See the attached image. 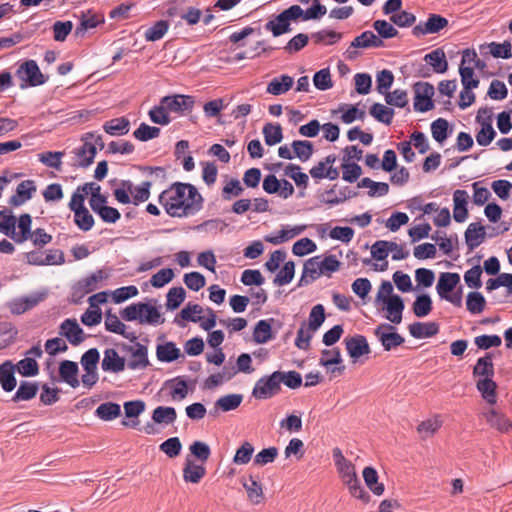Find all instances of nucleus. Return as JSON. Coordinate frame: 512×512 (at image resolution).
<instances>
[{
  "label": "nucleus",
  "mask_w": 512,
  "mask_h": 512,
  "mask_svg": "<svg viewBox=\"0 0 512 512\" xmlns=\"http://www.w3.org/2000/svg\"><path fill=\"white\" fill-rule=\"evenodd\" d=\"M158 201L168 215L178 218L195 215L203 207V197L196 187L182 182H175L162 191Z\"/></svg>",
  "instance_id": "1"
},
{
  "label": "nucleus",
  "mask_w": 512,
  "mask_h": 512,
  "mask_svg": "<svg viewBox=\"0 0 512 512\" xmlns=\"http://www.w3.org/2000/svg\"><path fill=\"white\" fill-rule=\"evenodd\" d=\"M327 13V9L319 0H313L311 7L303 10L299 5H292L279 13L274 19L265 24V29L270 31L274 37H279L291 32V22L298 19L304 21L319 19Z\"/></svg>",
  "instance_id": "2"
},
{
  "label": "nucleus",
  "mask_w": 512,
  "mask_h": 512,
  "mask_svg": "<svg viewBox=\"0 0 512 512\" xmlns=\"http://www.w3.org/2000/svg\"><path fill=\"white\" fill-rule=\"evenodd\" d=\"M120 317L125 321H136L140 324L160 325L165 319L155 305L148 303H133L120 311Z\"/></svg>",
  "instance_id": "3"
},
{
  "label": "nucleus",
  "mask_w": 512,
  "mask_h": 512,
  "mask_svg": "<svg viewBox=\"0 0 512 512\" xmlns=\"http://www.w3.org/2000/svg\"><path fill=\"white\" fill-rule=\"evenodd\" d=\"M16 76L22 81L21 89L44 84L47 77L42 74L35 60H26L16 70Z\"/></svg>",
  "instance_id": "4"
},
{
  "label": "nucleus",
  "mask_w": 512,
  "mask_h": 512,
  "mask_svg": "<svg viewBox=\"0 0 512 512\" xmlns=\"http://www.w3.org/2000/svg\"><path fill=\"white\" fill-rule=\"evenodd\" d=\"M339 473L342 477L344 484L348 487L352 496L361 499L363 502L367 503L370 501V495L366 492L357 477L355 472V467L352 463H344L343 466L338 468Z\"/></svg>",
  "instance_id": "5"
},
{
  "label": "nucleus",
  "mask_w": 512,
  "mask_h": 512,
  "mask_svg": "<svg viewBox=\"0 0 512 512\" xmlns=\"http://www.w3.org/2000/svg\"><path fill=\"white\" fill-rule=\"evenodd\" d=\"M280 371H275L269 376L261 377L252 390V396L256 399H268L278 394L281 390Z\"/></svg>",
  "instance_id": "6"
},
{
  "label": "nucleus",
  "mask_w": 512,
  "mask_h": 512,
  "mask_svg": "<svg viewBox=\"0 0 512 512\" xmlns=\"http://www.w3.org/2000/svg\"><path fill=\"white\" fill-rule=\"evenodd\" d=\"M134 345L123 344L122 349L131 355L127 367L131 370H143L150 365L147 346L134 342Z\"/></svg>",
  "instance_id": "7"
},
{
  "label": "nucleus",
  "mask_w": 512,
  "mask_h": 512,
  "mask_svg": "<svg viewBox=\"0 0 512 512\" xmlns=\"http://www.w3.org/2000/svg\"><path fill=\"white\" fill-rule=\"evenodd\" d=\"M414 109L418 112H427L434 108L432 97L434 86L428 82H417L414 85Z\"/></svg>",
  "instance_id": "8"
},
{
  "label": "nucleus",
  "mask_w": 512,
  "mask_h": 512,
  "mask_svg": "<svg viewBox=\"0 0 512 512\" xmlns=\"http://www.w3.org/2000/svg\"><path fill=\"white\" fill-rule=\"evenodd\" d=\"M448 26V20L439 14H429L426 21H420L412 29V34L420 38L428 34L439 33Z\"/></svg>",
  "instance_id": "9"
},
{
  "label": "nucleus",
  "mask_w": 512,
  "mask_h": 512,
  "mask_svg": "<svg viewBox=\"0 0 512 512\" xmlns=\"http://www.w3.org/2000/svg\"><path fill=\"white\" fill-rule=\"evenodd\" d=\"M375 336L381 342L385 351H390L391 349L400 346L404 343V338L395 332V327L390 324H381L379 325L374 332Z\"/></svg>",
  "instance_id": "10"
},
{
  "label": "nucleus",
  "mask_w": 512,
  "mask_h": 512,
  "mask_svg": "<svg viewBox=\"0 0 512 512\" xmlns=\"http://www.w3.org/2000/svg\"><path fill=\"white\" fill-rule=\"evenodd\" d=\"M161 101L168 112L182 114L191 112L195 104L194 97L181 94L165 96L161 99Z\"/></svg>",
  "instance_id": "11"
},
{
  "label": "nucleus",
  "mask_w": 512,
  "mask_h": 512,
  "mask_svg": "<svg viewBox=\"0 0 512 512\" xmlns=\"http://www.w3.org/2000/svg\"><path fill=\"white\" fill-rule=\"evenodd\" d=\"M59 334L64 336L73 346L81 344L85 337L84 331L76 319H66L60 325Z\"/></svg>",
  "instance_id": "12"
},
{
  "label": "nucleus",
  "mask_w": 512,
  "mask_h": 512,
  "mask_svg": "<svg viewBox=\"0 0 512 512\" xmlns=\"http://www.w3.org/2000/svg\"><path fill=\"white\" fill-rule=\"evenodd\" d=\"M71 153L74 155L73 165L83 168L89 167L96 156L95 147L87 141H82L81 146L74 148Z\"/></svg>",
  "instance_id": "13"
},
{
  "label": "nucleus",
  "mask_w": 512,
  "mask_h": 512,
  "mask_svg": "<svg viewBox=\"0 0 512 512\" xmlns=\"http://www.w3.org/2000/svg\"><path fill=\"white\" fill-rule=\"evenodd\" d=\"M126 365L125 358L121 357L115 349L108 348L104 351V357L101 362L103 371L119 373L125 369Z\"/></svg>",
  "instance_id": "14"
},
{
  "label": "nucleus",
  "mask_w": 512,
  "mask_h": 512,
  "mask_svg": "<svg viewBox=\"0 0 512 512\" xmlns=\"http://www.w3.org/2000/svg\"><path fill=\"white\" fill-rule=\"evenodd\" d=\"M105 328L109 332L122 335L130 342H135L137 340L136 334L134 332H127L126 325L121 322L119 317L112 313L111 310L107 311L105 314Z\"/></svg>",
  "instance_id": "15"
},
{
  "label": "nucleus",
  "mask_w": 512,
  "mask_h": 512,
  "mask_svg": "<svg viewBox=\"0 0 512 512\" xmlns=\"http://www.w3.org/2000/svg\"><path fill=\"white\" fill-rule=\"evenodd\" d=\"M43 298L44 296L42 294L15 298L8 303V306L12 314L20 315L34 308Z\"/></svg>",
  "instance_id": "16"
},
{
  "label": "nucleus",
  "mask_w": 512,
  "mask_h": 512,
  "mask_svg": "<svg viewBox=\"0 0 512 512\" xmlns=\"http://www.w3.org/2000/svg\"><path fill=\"white\" fill-rule=\"evenodd\" d=\"M15 372L16 369L11 360H6L0 364V385L5 392H12L16 388Z\"/></svg>",
  "instance_id": "17"
},
{
  "label": "nucleus",
  "mask_w": 512,
  "mask_h": 512,
  "mask_svg": "<svg viewBox=\"0 0 512 512\" xmlns=\"http://www.w3.org/2000/svg\"><path fill=\"white\" fill-rule=\"evenodd\" d=\"M319 259V256H315L304 263L302 276L299 280L298 286H307L322 274Z\"/></svg>",
  "instance_id": "18"
},
{
  "label": "nucleus",
  "mask_w": 512,
  "mask_h": 512,
  "mask_svg": "<svg viewBox=\"0 0 512 512\" xmlns=\"http://www.w3.org/2000/svg\"><path fill=\"white\" fill-rule=\"evenodd\" d=\"M34 192H36V186L33 180L22 181L16 188V194L11 196L9 204L18 207L30 200Z\"/></svg>",
  "instance_id": "19"
},
{
  "label": "nucleus",
  "mask_w": 512,
  "mask_h": 512,
  "mask_svg": "<svg viewBox=\"0 0 512 512\" xmlns=\"http://www.w3.org/2000/svg\"><path fill=\"white\" fill-rule=\"evenodd\" d=\"M346 349L351 358L357 359L370 353V347L363 335H355L345 339Z\"/></svg>",
  "instance_id": "20"
},
{
  "label": "nucleus",
  "mask_w": 512,
  "mask_h": 512,
  "mask_svg": "<svg viewBox=\"0 0 512 512\" xmlns=\"http://www.w3.org/2000/svg\"><path fill=\"white\" fill-rule=\"evenodd\" d=\"M383 304H385V309L388 313L386 318L394 324H400L405 307L403 299L399 295L395 294L390 296V298L387 299V302H384Z\"/></svg>",
  "instance_id": "21"
},
{
  "label": "nucleus",
  "mask_w": 512,
  "mask_h": 512,
  "mask_svg": "<svg viewBox=\"0 0 512 512\" xmlns=\"http://www.w3.org/2000/svg\"><path fill=\"white\" fill-rule=\"evenodd\" d=\"M459 282L460 276L458 273H442L436 285V290L440 298L446 297L447 294L453 292Z\"/></svg>",
  "instance_id": "22"
},
{
  "label": "nucleus",
  "mask_w": 512,
  "mask_h": 512,
  "mask_svg": "<svg viewBox=\"0 0 512 512\" xmlns=\"http://www.w3.org/2000/svg\"><path fill=\"white\" fill-rule=\"evenodd\" d=\"M78 365L74 361L64 360L60 363L59 366V375L61 379L70 385L72 388H76L79 386L78 380Z\"/></svg>",
  "instance_id": "23"
},
{
  "label": "nucleus",
  "mask_w": 512,
  "mask_h": 512,
  "mask_svg": "<svg viewBox=\"0 0 512 512\" xmlns=\"http://www.w3.org/2000/svg\"><path fill=\"white\" fill-rule=\"evenodd\" d=\"M484 417L487 423L497 429L501 433H508L512 430V423L510 420L502 413H499L495 409H490L484 413Z\"/></svg>",
  "instance_id": "24"
},
{
  "label": "nucleus",
  "mask_w": 512,
  "mask_h": 512,
  "mask_svg": "<svg viewBox=\"0 0 512 512\" xmlns=\"http://www.w3.org/2000/svg\"><path fill=\"white\" fill-rule=\"evenodd\" d=\"M485 228L480 223H470L465 231V242L469 250H474L485 239Z\"/></svg>",
  "instance_id": "25"
},
{
  "label": "nucleus",
  "mask_w": 512,
  "mask_h": 512,
  "mask_svg": "<svg viewBox=\"0 0 512 512\" xmlns=\"http://www.w3.org/2000/svg\"><path fill=\"white\" fill-rule=\"evenodd\" d=\"M439 332V325L436 322H415L409 325V333L417 339L429 338Z\"/></svg>",
  "instance_id": "26"
},
{
  "label": "nucleus",
  "mask_w": 512,
  "mask_h": 512,
  "mask_svg": "<svg viewBox=\"0 0 512 512\" xmlns=\"http://www.w3.org/2000/svg\"><path fill=\"white\" fill-rule=\"evenodd\" d=\"M38 391V382L21 381L17 391L15 392L11 400L15 403L21 401H29L36 397Z\"/></svg>",
  "instance_id": "27"
},
{
  "label": "nucleus",
  "mask_w": 512,
  "mask_h": 512,
  "mask_svg": "<svg viewBox=\"0 0 512 512\" xmlns=\"http://www.w3.org/2000/svg\"><path fill=\"white\" fill-rule=\"evenodd\" d=\"M294 84V79L289 75H281L273 78L267 85L266 91L269 94L278 96L288 92Z\"/></svg>",
  "instance_id": "28"
},
{
  "label": "nucleus",
  "mask_w": 512,
  "mask_h": 512,
  "mask_svg": "<svg viewBox=\"0 0 512 512\" xmlns=\"http://www.w3.org/2000/svg\"><path fill=\"white\" fill-rule=\"evenodd\" d=\"M476 388L487 403L493 405L497 402V384L493 378H482L476 383Z\"/></svg>",
  "instance_id": "29"
},
{
  "label": "nucleus",
  "mask_w": 512,
  "mask_h": 512,
  "mask_svg": "<svg viewBox=\"0 0 512 512\" xmlns=\"http://www.w3.org/2000/svg\"><path fill=\"white\" fill-rule=\"evenodd\" d=\"M243 396L241 394H228L220 397L214 404V411L211 414H217L218 410L228 412L235 410L242 403Z\"/></svg>",
  "instance_id": "30"
},
{
  "label": "nucleus",
  "mask_w": 512,
  "mask_h": 512,
  "mask_svg": "<svg viewBox=\"0 0 512 512\" xmlns=\"http://www.w3.org/2000/svg\"><path fill=\"white\" fill-rule=\"evenodd\" d=\"M383 45V40L372 31H364L351 42L353 48H379Z\"/></svg>",
  "instance_id": "31"
},
{
  "label": "nucleus",
  "mask_w": 512,
  "mask_h": 512,
  "mask_svg": "<svg viewBox=\"0 0 512 512\" xmlns=\"http://www.w3.org/2000/svg\"><path fill=\"white\" fill-rule=\"evenodd\" d=\"M103 129L111 136L126 135L130 130V121L125 117L114 118L106 121Z\"/></svg>",
  "instance_id": "32"
},
{
  "label": "nucleus",
  "mask_w": 512,
  "mask_h": 512,
  "mask_svg": "<svg viewBox=\"0 0 512 512\" xmlns=\"http://www.w3.org/2000/svg\"><path fill=\"white\" fill-rule=\"evenodd\" d=\"M181 355V351L177 348L174 342H166L164 344L157 345L156 356L160 362H173L177 360Z\"/></svg>",
  "instance_id": "33"
},
{
  "label": "nucleus",
  "mask_w": 512,
  "mask_h": 512,
  "mask_svg": "<svg viewBox=\"0 0 512 512\" xmlns=\"http://www.w3.org/2000/svg\"><path fill=\"white\" fill-rule=\"evenodd\" d=\"M424 60L432 66L434 72L445 73L448 69V62L444 51L441 48H437L430 53L426 54Z\"/></svg>",
  "instance_id": "34"
},
{
  "label": "nucleus",
  "mask_w": 512,
  "mask_h": 512,
  "mask_svg": "<svg viewBox=\"0 0 512 512\" xmlns=\"http://www.w3.org/2000/svg\"><path fill=\"white\" fill-rule=\"evenodd\" d=\"M31 224L32 218L30 214L24 213L20 215L16 223L19 231H16V236H14L12 240L18 244L29 240V238L32 237Z\"/></svg>",
  "instance_id": "35"
},
{
  "label": "nucleus",
  "mask_w": 512,
  "mask_h": 512,
  "mask_svg": "<svg viewBox=\"0 0 512 512\" xmlns=\"http://www.w3.org/2000/svg\"><path fill=\"white\" fill-rule=\"evenodd\" d=\"M474 377L493 378L494 365L492 362V354L486 353L483 357L478 358L473 368Z\"/></svg>",
  "instance_id": "36"
},
{
  "label": "nucleus",
  "mask_w": 512,
  "mask_h": 512,
  "mask_svg": "<svg viewBox=\"0 0 512 512\" xmlns=\"http://www.w3.org/2000/svg\"><path fill=\"white\" fill-rule=\"evenodd\" d=\"M88 188H94L92 196L89 200V205L94 212H97L99 208L106 207L107 197L100 193L101 187L94 182L85 183L82 185V191L88 193Z\"/></svg>",
  "instance_id": "37"
},
{
  "label": "nucleus",
  "mask_w": 512,
  "mask_h": 512,
  "mask_svg": "<svg viewBox=\"0 0 512 512\" xmlns=\"http://www.w3.org/2000/svg\"><path fill=\"white\" fill-rule=\"evenodd\" d=\"M14 368L23 377H35L39 374V364L30 356H25L18 361L14 364Z\"/></svg>",
  "instance_id": "38"
},
{
  "label": "nucleus",
  "mask_w": 512,
  "mask_h": 512,
  "mask_svg": "<svg viewBox=\"0 0 512 512\" xmlns=\"http://www.w3.org/2000/svg\"><path fill=\"white\" fill-rule=\"evenodd\" d=\"M16 223L17 218L12 214L11 211L1 210L0 211V232L9 238L16 236Z\"/></svg>",
  "instance_id": "39"
},
{
  "label": "nucleus",
  "mask_w": 512,
  "mask_h": 512,
  "mask_svg": "<svg viewBox=\"0 0 512 512\" xmlns=\"http://www.w3.org/2000/svg\"><path fill=\"white\" fill-rule=\"evenodd\" d=\"M205 474L206 469L204 466L194 464L189 459L186 460L183 469V478L186 482L199 483Z\"/></svg>",
  "instance_id": "40"
},
{
  "label": "nucleus",
  "mask_w": 512,
  "mask_h": 512,
  "mask_svg": "<svg viewBox=\"0 0 512 512\" xmlns=\"http://www.w3.org/2000/svg\"><path fill=\"white\" fill-rule=\"evenodd\" d=\"M102 21L103 20L99 19L95 14L82 13L81 18H80V23L74 31L75 37H77V38L84 37L85 33L89 29H93V28L97 27L98 24L101 23Z\"/></svg>",
  "instance_id": "41"
},
{
  "label": "nucleus",
  "mask_w": 512,
  "mask_h": 512,
  "mask_svg": "<svg viewBox=\"0 0 512 512\" xmlns=\"http://www.w3.org/2000/svg\"><path fill=\"white\" fill-rule=\"evenodd\" d=\"M294 155L301 161H308L314 153V146L308 140H294L291 144Z\"/></svg>",
  "instance_id": "42"
},
{
  "label": "nucleus",
  "mask_w": 512,
  "mask_h": 512,
  "mask_svg": "<svg viewBox=\"0 0 512 512\" xmlns=\"http://www.w3.org/2000/svg\"><path fill=\"white\" fill-rule=\"evenodd\" d=\"M263 135L265 143L268 146H274L280 143L283 139L282 127L280 124L267 123L263 127Z\"/></svg>",
  "instance_id": "43"
},
{
  "label": "nucleus",
  "mask_w": 512,
  "mask_h": 512,
  "mask_svg": "<svg viewBox=\"0 0 512 512\" xmlns=\"http://www.w3.org/2000/svg\"><path fill=\"white\" fill-rule=\"evenodd\" d=\"M177 413L175 408L168 406H158L152 413V420L157 424H171L175 422Z\"/></svg>",
  "instance_id": "44"
},
{
  "label": "nucleus",
  "mask_w": 512,
  "mask_h": 512,
  "mask_svg": "<svg viewBox=\"0 0 512 512\" xmlns=\"http://www.w3.org/2000/svg\"><path fill=\"white\" fill-rule=\"evenodd\" d=\"M273 339L271 325L268 320L257 322L253 331V340L257 344H264Z\"/></svg>",
  "instance_id": "45"
},
{
  "label": "nucleus",
  "mask_w": 512,
  "mask_h": 512,
  "mask_svg": "<svg viewBox=\"0 0 512 512\" xmlns=\"http://www.w3.org/2000/svg\"><path fill=\"white\" fill-rule=\"evenodd\" d=\"M363 478L367 487L377 496L384 492V485L378 483V473L372 467H365L363 470Z\"/></svg>",
  "instance_id": "46"
},
{
  "label": "nucleus",
  "mask_w": 512,
  "mask_h": 512,
  "mask_svg": "<svg viewBox=\"0 0 512 512\" xmlns=\"http://www.w3.org/2000/svg\"><path fill=\"white\" fill-rule=\"evenodd\" d=\"M371 116H373L377 121L384 123L386 125L391 124L394 110L380 103H374L369 110Z\"/></svg>",
  "instance_id": "47"
},
{
  "label": "nucleus",
  "mask_w": 512,
  "mask_h": 512,
  "mask_svg": "<svg viewBox=\"0 0 512 512\" xmlns=\"http://www.w3.org/2000/svg\"><path fill=\"white\" fill-rule=\"evenodd\" d=\"M121 413L120 405L113 402H106L100 404L95 414L104 421H110L117 418Z\"/></svg>",
  "instance_id": "48"
},
{
  "label": "nucleus",
  "mask_w": 512,
  "mask_h": 512,
  "mask_svg": "<svg viewBox=\"0 0 512 512\" xmlns=\"http://www.w3.org/2000/svg\"><path fill=\"white\" fill-rule=\"evenodd\" d=\"M413 313L417 317H425L432 311V300L428 294L418 295L413 303Z\"/></svg>",
  "instance_id": "49"
},
{
  "label": "nucleus",
  "mask_w": 512,
  "mask_h": 512,
  "mask_svg": "<svg viewBox=\"0 0 512 512\" xmlns=\"http://www.w3.org/2000/svg\"><path fill=\"white\" fill-rule=\"evenodd\" d=\"M486 300L484 296L477 291L470 292L467 295L466 307L472 314H480L485 309Z\"/></svg>",
  "instance_id": "50"
},
{
  "label": "nucleus",
  "mask_w": 512,
  "mask_h": 512,
  "mask_svg": "<svg viewBox=\"0 0 512 512\" xmlns=\"http://www.w3.org/2000/svg\"><path fill=\"white\" fill-rule=\"evenodd\" d=\"M186 292L183 287H172L167 293L166 308L176 310L185 300Z\"/></svg>",
  "instance_id": "51"
},
{
  "label": "nucleus",
  "mask_w": 512,
  "mask_h": 512,
  "mask_svg": "<svg viewBox=\"0 0 512 512\" xmlns=\"http://www.w3.org/2000/svg\"><path fill=\"white\" fill-rule=\"evenodd\" d=\"M242 484L247 491L249 500L258 504L263 496L262 485L253 477H250L248 481L243 480Z\"/></svg>",
  "instance_id": "52"
},
{
  "label": "nucleus",
  "mask_w": 512,
  "mask_h": 512,
  "mask_svg": "<svg viewBox=\"0 0 512 512\" xmlns=\"http://www.w3.org/2000/svg\"><path fill=\"white\" fill-rule=\"evenodd\" d=\"M496 131L490 121H483L481 129L476 134V141L480 146H488L495 138Z\"/></svg>",
  "instance_id": "53"
},
{
  "label": "nucleus",
  "mask_w": 512,
  "mask_h": 512,
  "mask_svg": "<svg viewBox=\"0 0 512 512\" xmlns=\"http://www.w3.org/2000/svg\"><path fill=\"white\" fill-rule=\"evenodd\" d=\"M160 128L149 126L146 123H141L140 126L133 132V136L142 142H146L157 138L160 135Z\"/></svg>",
  "instance_id": "54"
},
{
  "label": "nucleus",
  "mask_w": 512,
  "mask_h": 512,
  "mask_svg": "<svg viewBox=\"0 0 512 512\" xmlns=\"http://www.w3.org/2000/svg\"><path fill=\"white\" fill-rule=\"evenodd\" d=\"M169 24L165 20L157 21L152 27L148 28L144 37L147 41H157L160 40L168 31Z\"/></svg>",
  "instance_id": "55"
},
{
  "label": "nucleus",
  "mask_w": 512,
  "mask_h": 512,
  "mask_svg": "<svg viewBox=\"0 0 512 512\" xmlns=\"http://www.w3.org/2000/svg\"><path fill=\"white\" fill-rule=\"evenodd\" d=\"M295 273V264L293 261H288L284 264L282 269L278 272L273 280V283L277 286H284L289 284Z\"/></svg>",
  "instance_id": "56"
},
{
  "label": "nucleus",
  "mask_w": 512,
  "mask_h": 512,
  "mask_svg": "<svg viewBox=\"0 0 512 512\" xmlns=\"http://www.w3.org/2000/svg\"><path fill=\"white\" fill-rule=\"evenodd\" d=\"M306 229L305 225L302 226H295L294 228L290 230L282 229L279 232L278 236H268L265 238V240L271 244L278 245L281 244L284 241H287L299 234H301Z\"/></svg>",
  "instance_id": "57"
},
{
  "label": "nucleus",
  "mask_w": 512,
  "mask_h": 512,
  "mask_svg": "<svg viewBox=\"0 0 512 512\" xmlns=\"http://www.w3.org/2000/svg\"><path fill=\"white\" fill-rule=\"evenodd\" d=\"M64 152L62 151H47L40 153L38 155L39 161L47 167L54 168L56 170H60L62 164V157Z\"/></svg>",
  "instance_id": "58"
},
{
  "label": "nucleus",
  "mask_w": 512,
  "mask_h": 512,
  "mask_svg": "<svg viewBox=\"0 0 512 512\" xmlns=\"http://www.w3.org/2000/svg\"><path fill=\"white\" fill-rule=\"evenodd\" d=\"M325 321V309L321 304L315 305L309 314L308 329L312 332L317 331Z\"/></svg>",
  "instance_id": "59"
},
{
  "label": "nucleus",
  "mask_w": 512,
  "mask_h": 512,
  "mask_svg": "<svg viewBox=\"0 0 512 512\" xmlns=\"http://www.w3.org/2000/svg\"><path fill=\"white\" fill-rule=\"evenodd\" d=\"M448 121L444 118H438L431 124L432 136L438 143H443L448 137Z\"/></svg>",
  "instance_id": "60"
},
{
  "label": "nucleus",
  "mask_w": 512,
  "mask_h": 512,
  "mask_svg": "<svg viewBox=\"0 0 512 512\" xmlns=\"http://www.w3.org/2000/svg\"><path fill=\"white\" fill-rule=\"evenodd\" d=\"M74 222L84 232L91 230L94 226V218L88 209L76 211L74 213Z\"/></svg>",
  "instance_id": "61"
},
{
  "label": "nucleus",
  "mask_w": 512,
  "mask_h": 512,
  "mask_svg": "<svg viewBox=\"0 0 512 512\" xmlns=\"http://www.w3.org/2000/svg\"><path fill=\"white\" fill-rule=\"evenodd\" d=\"M254 453L253 445L245 441L237 450L233 458V462L237 465L248 464Z\"/></svg>",
  "instance_id": "62"
},
{
  "label": "nucleus",
  "mask_w": 512,
  "mask_h": 512,
  "mask_svg": "<svg viewBox=\"0 0 512 512\" xmlns=\"http://www.w3.org/2000/svg\"><path fill=\"white\" fill-rule=\"evenodd\" d=\"M393 82L394 75L390 70L384 69L378 72L376 75V89L378 93L385 95L388 92V89L391 88Z\"/></svg>",
  "instance_id": "63"
},
{
  "label": "nucleus",
  "mask_w": 512,
  "mask_h": 512,
  "mask_svg": "<svg viewBox=\"0 0 512 512\" xmlns=\"http://www.w3.org/2000/svg\"><path fill=\"white\" fill-rule=\"evenodd\" d=\"M340 363H342V357L339 348L325 349L321 352V358L319 360L321 366L329 368L332 365H338Z\"/></svg>",
  "instance_id": "64"
}]
</instances>
